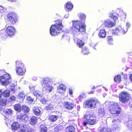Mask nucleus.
I'll use <instances>...</instances> for the list:
<instances>
[{"mask_svg": "<svg viewBox=\"0 0 132 132\" xmlns=\"http://www.w3.org/2000/svg\"><path fill=\"white\" fill-rule=\"evenodd\" d=\"M113 31L114 33L116 34H118L119 32H121L123 33H125L126 31H125L121 27H118L114 29Z\"/></svg>", "mask_w": 132, "mask_h": 132, "instance_id": "6ab92c4d", "label": "nucleus"}, {"mask_svg": "<svg viewBox=\"0 0 132 132\" xmlns=\"http://www.w3.org/2000/svg\"><path fill=\"white\" fill-rule=\"evenodd\" d=\"M12 113V110L10 109H8L4 111L3 112V115L5 117L9 116L11 115Z\"/></svg>", "mask_w": 132, "mask_h": 132, "instance_id": "b1692460", "label": "nucleus"}, {"mask_svg": "<svg viewBox=\"0 0 132 132\" xmlns=\"http://www.w3.org/2000/svg\"><path fill=\"white\" fill-rule=\"evenodd\" d=\"M7 101L5 99H1L0 100V105L2 106L6 105Z\"/></svg>", "mask_w": 132, "mask_h": 132, "instance_id": "4c0bfd02", "label": "nucleus"}, {"mask_svg": "<svg viewBox=\"0 0 132 132\" xmlns=\"http://www.w3.org/2000/svg\"><path fill=\"white\" fill-rule=\"evenodd\" d=\"M14 108L15 110L18 112H20L21 110V107L20 105L18 103L14 105Z\"/></svg>", "mask_w": 132, "mask_h": 132, "instance_id": "c85d7f7f", "label": "nucleus"}, {"mask_svg": "<svg viewBox=\"0 0 132 132\" xmlns=\"http://www.w3.org/2000/svg\"><path fill=\"white\" fill-rule=\"evenodd\" d=\"M65 91V86L61 84L59 85L57 88V91L59 93H63Z\"/></svg>", "mask_w": 132, "mask_h": 132, "instance_id": "2eb2a0df", "label": "nucleus"}, {"mask_svg": "<svg viewBox=\"0 0 132 132\" xmlns=\"http://www.w3.org/2000/svg\"><path fill=\"white\" fill-rule=\"evenodd\" d=\"M88 124V122L87 121V122L84 121L82 123V124L84 126H86L87 124Z\"/></svg>", "mask_w": 132, "mask_h": 132, "instance_id": "de8ad7c7", "label": "nucleus"}, {"mask_svg": "<svg viewBox=\"0 0 132 132\" xmlns=\"http://www.w3.org/2000/svg\"><path fill=\"white\" fill-rule=\"evenodd\" d=\"M22 111L25 113H27L29 112L30 110V108L27 105H23L22 106Z\"/></svg>", "mask_w": 132, "mask_h": 132, "instance_id": "a878e982", "label": "nucleus"}, {"mask_svg": "<svg viewBox=\"0 0 132 132\" xmlns=\"http://www.w3.org/2000/svg\"><path fill=\"white\" fill-rule=\"evenodd\" d=\"M27 118L26 114H20L17 116L16 119L19 122H25Z\"/></svg>", "mask_w": 132, "mask_h": 132, "instance_id": "f8f14e48", "label": "nucleus"}, {"mask_svg": "<svg viewBox=\"0 0 132 132\" xmlns=\"http://www.w3.org/2000/svg\"><path fill=\"white\" fill-rule=\"evenodd\" d=\"M83 132H88L87 131H84Z\"/></svg>", "mask_w": 132, "mask_h": 132, "instance_id": "052dcab7", "label": "nucleus"}, {"mask_svg": "<svg viewBox=\"0 0 132 132\" xmlns=\"http://www.w3.org/2000/svg\"><path fill=\"white\" fill-rule=\"evenodd\" d=\"M53 105L51 103L49 104L45 107V109L47 110H52L53 109Z\"/></svg>", "mask_w": 132, "mask_h": 132, "instance_id": "c9c22d12", "label": "nucleus"}, {"mask_svg": "<svg viewBox=\"0 0 132 132\" xmlns=\"http://www.w3.org/2000/svg\"><path fill=\"white\" fill-rule=\"evenodd\" d=\"M16 31L15 28L11 26H8L7 27L5 30L7 35L10 37L13 36L15 34Z\"/></svg>", "mask_w": 132, "mask_h": 132, "instance_id": "1a4fd4ad", "label": "nucleus"}, {"mask_svg": "<svg viewBox=\"0 0 132 132\" xmlns=\"http://www.w3.org/2000/svg\"><path fill=\"white\" fill-rule=\"evenodd\" d=\"M75 128L74 126L72 125H69L66 128L67 132H75Z\"/></svg>", "mask_w": 132, "mask_h": 132, "instance_id": "393cba45", "label": "nucleus"}, {"mask_svg": "<svg viewBox=\"0 0 132 132\" xmlns=\"http://www.w3.org/2000/svg\"><path fill=\"white\" fill-rule=\"evenodd\" d=\"M83 118L88 122V124L89 125H93L96 122V120L95 117L93 115H91L89 114H85Z\"/></svg>", "mask_w": 132, "mask_h": 132, "instance_id": "6e6552de", "label": "nucleus"}, {"mask_svg": "<svg viewBox=\"0 0 132 132\" xmlns=\"http://www.w3.org/2000/svg\"><path fill=\"white\" fill-rule=\"evenodd\" d=\"M116 22L115 21H112L109 19H107L105 20L104 23L105 26L108 28H112L115 26Z\"/></svg>", "mask_w": 132, "mask_h": 132, "instance_id": "9b49d317", "label": "nucleus"}, {"mask_svg": "<svg viewBox=\"0 0 132 132\" xmlns=\"http://www.w3.org/2000/svg\"><path fill=\"white\" fill-rule=\"evenodd\" d=\"M114 80V82L119 83L121 81V77L120 75H118L115 76Z\"/></svg>", "mask_w": 132, "mask_h": 132, "instance_id": "c756f323", "label": "nucleus"}, {"mask_svg": "<svg viewBox=\"0 0 132 132\" xmlns=\"http://www.w3.org/2000/svg\"><path fill=\"white\" fill-rule=\"evenodd\" d=\"M64 107L68 110H71L76 107V105L73 102L65 101L64 102Z\"/></svg>", "mask_w": 132, "mask_h": 132, "instance_id": "9d476101", "label": "nucleus"}, {"mask_svg": "<svg viewBox=\"0 0 132 132\" xmlns=\"http://www.w3.org/2000/svg\"><path fill=\"white\" fill-rule=\"evenodd\" d=\"M119 106V105L117 103L113 102L110 104L108 108L110 113L112 114L118 116L121 111V108Z\"/></svg>", "mask_w": 132, "mask_h": 132, "instance_id": "7ed1b4c3", "label": "nucleus"}, {"mask_svg": "<svg viewBox=\"0 0 132 132\" xmlns=\"http://www.w3.org/2000/svg\"><path fill=\"white\" fill-rule=\"evenodd\" d=\"M34 94V95H37V94Z\"/></svg>", "mask_w": 132, "mask_h": 132, "instance_id": "bf43d9fd", "label": "nucleus"}, {"mask_svg": "<svg viewBox=\"0 0 132 132\" xmlns=\"http://www.w3.org/2000/svg\"><path fill=\"white\" fill-rule=\"evenodd\" d=\"M16 71L17 74L21 76L24 75L26 70L25 67H20L16 68Z\"/></svg>", "mask_w": 132, "mask_h": 132, "instance_id": "ddd939ff", "label": "nucleus"}, {"mask_svg": "<svg viewBox=\"0 0 132 132\" xmlns=\"http://www.w3.org/2000/svg\"><path fill=\"white\" fill-rule=\"evenodd\" d=\"M98 45L96 44H95V46L94 47V49H96V48H98Z\"/></svg>", "mask_w": 132, "mask_h": 132, "instance_id": "864d4df0", "label": "nucleus"}, {"mask_svg": "<svg viewBox=\"0 0 132 132\" xmlns=\"http://www.w3.org/2000/svg\"><path fill=\"white\" fill-rule=\"evenodd\" d=\"M25 95L23 92H20L18 96V98L19 99H21L23 100L24 98Z\"/></svg>", "mask_w": 132, "mask_h": 132, "instance_id": "2f4dec72", "label": "nucleus"}, {"mask_svg": "<svg viewBox=\"0 0 132 132\" xmlns=\"http://www.w3.org/2000/svg\"><path fill=\"white\" fill-rule=\"evenodd\" d=\"M98 114L100 117H103L105 114L104 110L102 108L98 110Z\"/></svg>", "mask_w": 132, "mask_h": 132, "instance_id": "473e14b6", "label": "nucleus"}, {"mask_svg": "<svg viewBox=\"0 0 132 132\" xmlns=\"http://www.w3.org/2000/svg\"><path fill=\"white\" fill-rule=\"evenodd\" d=\"M16 99V97L14 95H11L9 97V100L11 101H13L15 100Z\"/></svg>", "mask_w": 132, "mask_h": 132, "instance_id": "79ce46f5", "label": "nucleus"}, {"mask_svg": "<svg viewBox=\"0 0 132 132\" xmlns=\"http://www.w3.org/2000/svg\"><path fill=\"white\" fill-rule=\"evenodd\" d=\"M48 81L46 79H44L43 80V82L42 83V85L44 86V85L45 84H48Z\"/></svg>", "mask_w": 132, "mask_h": 132, "instance_id": "a18cd8bd", "label": "nucleus"}, {"mask_svg": "<svg viewBox=\"0 0 132 132\" xmlns=\"http://www.w3.org/2000/svg\"><path fill=\"white\" fill-rule=\"evenodd\" d=\"M25 126H26V125H23L22 128L18 131V132H26V130Z\"/></svg>", "mask_w": 132, "mask_h": 132, "instance_id": "ea45409f", "label": "nucleus"}, {"mask_svg": "<svg viewBox=\"0 0 132 132\" xmlns=\"http://www.w3.org/2000/svg\"><path fill=\"white\" fill-rule=\"evenodd\" d=\"M126 14L124 13H122L121 15V17L123 19H125L126 18Z\"/></svg>", "mask_w": 132, "mask_h": 132, "instance_id": "49530a36", "label": "nucleus"}, {"mask_svg": "<svg viewBox=\"0 0 132 132\" xmlns=\"http://www.w3.org/2000/svg\"><path fill=\"white\" fill-rule=\"evenodd\" d=\"M2 93L1 90H0V98H1L2 96Z\"/></svg>", "mask_w": 132, "mask_h": 132, "instance_id": "5fc2aeb1", "label": "nucleus"}, {"mask_svg": "<svg viewBox=\"0 0 132 132\" xmlns=\"http://www.w3.org/2000/svg\"><path fill=\"white\" fill-rule=\"evenodd\" d=\"M3 8L2 6H0V11H1V10H2Z\"/></svg>", "mask_w": 132, "mask_h": 132, "instance_id": "6e6d98bb", "label": "nucleus"}, {"mask_svg": "<svg viewBox=\"0 0 132 132\" xmlns=\"http://www.w3.org/2000/svg\"><path fill=\"white\" fill-rule=\"evenodd\" d=\"M64 36V35H63L62 36V38H63V37L64 36Z\"/></svg>", "mask_w": 132, "mask_h": 132, "instance_id": "13d9d810", "label": "nucleus"}, {"mask_svg": "<svg viewBox=\"0 0 132 132\" xmlns=\"http://www.w3.org/2000/svg\"><path fill=\"white\" fill-rule=\"evenodd\" d=\"M95 86H93L92 88V89H95Z\"/></svg>", "mask_w": 132, "mask_h": 132, "instance_id": "4d7b16f0", "label": "nucleus"}, {"mask_svg": "<svg viewBox=\"0 0 132 132\" xmlns=\"http://www.w3.org/2000/svg\"><path fill=\"white\" fill-rule=\"evenodd\" d=\"M11 78L10 75L6 73L0 76V82L2 85L6 86L9 84Z\"/></svg>", "mask_w": 132, "mask_h": 132, "instance_id": "423d86ee", "label": "nucleus"}, {"mask_svg": "<svg viewBox=\"0 0 132 132\" xmlns=\"http://www.w3.org/2000/svg\"><path fill=\"white\" fill-rule=\"evenodd\" d=\"M69 93L70 95H72L73 94V91L72 89L70 88L69 89Z\"/></svg>", "mask_w": 132, "mask_h": 132, "instance_id": "09e8293b", "label": "nucleus"}, {"mask_svg": "<svg viewBox=\"0 0 132 132\" xmlns=\"http://www.w3.org/2000/svg\"><path fill=\"white\" fill-rule=\"evenodd\" d=\"M40 101L43 104H46L47 102H48V101L44 98L42 99Z\"/></svg>", "mask_w": 132, "mask_h": 132, "instance_id": "c03bdc74", "label": "nucleus"}, {"mask_svg": "<svg viewBox=\"0 0 132 132\" xmlns=\"http://www.w3.org/2000/svg\"><path fill=\"white\" fill-rule=\"evenodd\" d=\"M81 51V52L84 55H87L89 53L88 49L86 47L82 48Z\"/></svg>", "mask_w": 132, "mask_h": 132, "instance_id": "f704fd0d", "label": "nucleus"}, {"mask_svg": "<svg viewBox=\"0 0 132 132\" xmlns=\"http://www.w3.org/2000/svg\"><path fill=\"white\" fill-rule=\"evenodd\" d=\"M94 91H91L90 92H89L88 93V94H93L94 93Z\"/></svg>", "mask_w": 132, "mask_h": 132, "instance_id": "603ef678", "label": "nucleus"}, {"mask_svg": "<svg viewBox=\"0 0 132 132\" xmlns=\"http://www.w3.org/2000/svg\"><path fill=\"white\" fill-rule=\"evenodd\" d=\"M73 7V5L69 2H68L66 4L65 7L68 10H69L72 9Z\"/></svg>", "mask_w": 132, "mask_h": 132, "instance_id": "cd10ccee", "label": "nucleus"}, {"mask_svg": "<svg viewBox=\"0 0 132 132\" xmlns=\"http://www.w3.org/2000/svg\"><path fill=\"white\" fill-rule=\"evenodd\" d=\"M8 1L11 2H15L17 0H7Z\"/></svg>", "mask_w": 132, "mask_h": 132, "instance_id": "3c124183", "label": "nucleus"}, {"mask_svg": "<svg viewBox=\"0 0 132 132\" xmlns=\"http://www.w3.org/2000/svg\"><path fill=\"white\" fill-rule=\"evenodd\" d=\"M6 18L11 24H15L18 21V15L14 12H10L6 15Z\"/></svg>", "mask_w": 132, "mask_h": 132, "instance_id": "20e7f679", "label": "nucleus"}, {"mask_svg": "<svg viewBox=\"0 0 132 132\" xmlns=\"http://www.w3.org/2000/svg\"><path fill=\"white\" fill-rule=\"evenodd\" d=\"M54 24L52 25L50 28V32L52 36H57L62 30L63 27L61 20L58 19L55 21Z\"/></svg>", "mask_w": 132, "mask_h": 132, "instance_id": "f03ea898", "label": "nucleus"}, {"mask_svg": "<svg viewBox=\"0 0 132 132\" xmlns=\"http://www.w3.org/2000/svg\"><path fill=\"white\" fill-rule=\"evenodd\" d=\"M24 65L23 62L21 60H17L16 62L15 66L16 68L24 67Z\"/></svg>", "mask_w": 132, "mask_h": 132, "instance_id": "412c9836", "label": "nucleus"}, {"mask_svg": "<svg viewBox=\"0 0 132 132\" xmlns=\"http://www.w3.org/2000/svg\"><path fill=\"white\" fill-rule=\"evenodd\" d=\"M60 117L58 115H51L49 116L48 120L51 122H54L56 121Z\"/></svg>", "mask_w": 132, "mask_h": 132, "instance_id": "4468645a", "label": "nucleus"}, {"mask_svg": "<svg viewBox=\"0 0 132 132\" xmlns=\"http://www.w3.org/2000/svg\"><path fill=\"white\" fill-rule=\"evenodd\" d=\"M40 131V132H47V127L44 125H41L39 127Z\"/></svg>", "mask_w": 132, "mask_h": 132, "instance_id": "7c9ffc66", "label": "nucleus"}, {"mask_svg": "<svg viewBox=\"0 0 132 132\" xmlns=\"http://www.w3.org/2000/svg\"><path fill=\"white\" fill-rule=\"evenodd\" d=\"M79 18V20L72 21V26L70 28V31L74 37L78 35V32H85L86 30V26L85 23L86 15L83 13L80 14Z\"/></svg>", "mask_w": 132, "mask_h": 132, "instance_id": "f257e3e1", "label": "nucleus"}, {"mask_svg": "<svg viewBox=\"0 0 132 132\" xmlns=\"http://www.w3.org/2000/svg\"><path fill=\"white\" fill-rule=\"evenodd\" d=\"M100 103L98 100L92 98L86 101L84 103V105L86 106L94 108L96 107L97 104Z\"/></svg>", "mask_w": 132, "mask_h": 132, "instance_id": "0eeeda50", "label": "nucleus"}, {"mask_svg": "<svg viewBox=\"0 0 132 132\" xmlns=\"http://www.w3.org/2000/svg\"><path fill=\"white\" fill-rule=\"evenodd\" d=\"M25 127L26 129V132H34L33 129L31 128H28L26 125Z\"/></svg>", "mask_w": 132, "mask_h": 132, "instance_id": "58836bf2", "label": "nucleus"}, {"mask_svg": "<svg viewBox=\"0 0 132 132\" xmlns=\"http://www.w3.org/2000/svg\"><path fill=\"white\" fill-rule=\"evenodd\" d=\"M118 16L119 15L118 13L115 12H113L110 13L109 17L113 19V21L116 22L118 19Z\"/></svg>", "mask_w": 132, "mask_h": 132, "instance_id": "dca6fc26", "label": "nucleus"}, {"mask_svg": "<svg viewBox=\"0 0 132 132\" xmlns=\"http://www.w3.org/2000/svg\"><path fill=\"white\" fill-rule=\"evenodd\" d=\"M106 33L104 29H101L100 30L98 34V36L100 38H104L106 35Z\"/></svg>", "mask_w": 132, "mask_h": 132, "instance_id": "4be33fe9", "label": "nucleus"}, {"mask_svg": "<svg viewBox=\"0 0 132 132\" xmlns=\"http://www.w3.org/2000/svg\"><path fill=\"white\" fill-rule=\"evenodd\" d=\"M20 128V125L16 122L13 123L11 125V128L12 129L14 130H16Z\"/></svg>", "mask_w": 132, "mask_h": 132, "instance_id": "a211bd4d", "label": "nucleus"}, {"mask_svg": "<svg viewBox=\"0 0 132 132\" xmlns=\"http://www.w3.org/2000/svg\"><path fill=\"white\" fill-rule=\"evenodd\" d=\"M37 119L36 117L34 116H32L30 119V123L32 125H35L37 122Z\"/></svg>", "mask_w": 132, "mask_h": 132, "instance_id": "aec40b11", "label": "nucleus"}, {"mask_svg": "<svg viewBox=\"0 0 132 132\" xmlns=\"http://www.w3.org/2000/svg\"><path fill=\"white\" fill-rule=\"evenodd\" d=\"M32 110L34 114L36 116H39L41 113V111L39 108L38 107H34L32 108Z\"/></svg>", "mask_w": 132, "mask_h": 132, "instance_id": "f3484780", "label": "nucleus"}, {"mask_svg": "<svg viewBox=\"0 0 132 132\" xmlns=\"http://www.w3.org/2000/svg\"><path fill=\"white\" fill-rule=\"evenodd\" d=\"M76 44L79 47L81 48L84 45L85 43L82 40L80 39H78L77 40Z\"/></svg>", "mask_w": 132, "mask_h": 132, "instance_id": "5701e85b", "label": "nucleus"}, {"mask_svg": "<svg viewBox=\"0 0 132 132\" xmlns=\"http://www.w3.org/2000/svg\"><path fill=\"white\" fill-rule=\"evenodd\" d=\"M53 88V87L49 85H47L46 86V90L48 92H50Z\"/></svg>", "mask_w": 132, "mask_h": 132, "instance_id": "e433bc0d", "label": "nucleus"}, {"mask_svg": "<svg viewBox=\"0 0 132 132\" xmlns=\"http://www.w3.org/2000/svg\"><path fill=\"white\" fill-rule=\"evenodd\" d=\"M107 40L108 42H110L112 41V38L111 36H108L107 37Z\"/></svg>", "mask_w": 132, "mask_h": 132, "instance_id": "37998d69", "label": "nucleus"}, {"mask_svg": "<svg viewBox=\"0 0 132 132\" xmlns=\"http://www.w3.org/2000/svg\"><path fill=\"white\" fill-rule=\"evenodd\" d=\"M27 100L29 103H32L34 101V99L30 96H28L27 98Z\"/></svg>", "mask_w": 132, "mask_h": 132, "instance_id": "a19ab883", "label": "nucleus"}, {"mask_svg": "<svg viewBox=\"0 0 132 132\" xmlns=\"http://www.w3.org/2000/svg\"><path fill=\"white\" fill-rule=\"evenodd\" d=\"M99 132H111V131L110 129L104 127L100 130Z\"/></svg>", "mask_w": 132, "mask_h": 132, "instance_id": "72a5a7b5", "label": "nucleus"}, {"mask_svg": "<svg viewBox=\"0 0 132 132\" xmlns=\"http://www.w3.org/2000/svg\"><path fill=\"white\" fill-rule=\"evenodd\" d=\"M129 79L131 82H132V74L130 75L129 77Z\"/></svg>", "mask_w": 132, "mask_h": 132, "instance_id": "8fccbe9b", "label": "nucleus"}, {"mask_svg": "<svg viewBox=\"0 0 132 132\" xmlns=\"http://www.w3.org/2000/svg\"><path fill=\"white\" fill-rule=\"evenodd\" d=\"M119 101L122 103H125L128 102L131 98V95L128 92L122 91L119 94Z\"/></svg>", "mask_w": 132, "mask_h": 132, "instance_id": "39448f33", "label": "nucleus"}, {"mask_svg": "<svg viewBox=\"0 0 132 132\" xmlns=\"http://www.w3.org/2000/svg\"><path fill=\"white\" fill-rule=\"evenodd\" d=\"M2 93L3 96L5 97H8L10 95V91L7 89L4 90Z\"/></svg>", "mask_w": 132, "mask_h": 132, "instance_id": "bb28decb", "label": "nucleus"}]
</instances>
